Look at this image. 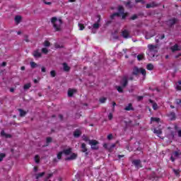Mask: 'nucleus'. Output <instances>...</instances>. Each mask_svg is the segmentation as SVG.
Here are the masks:
<instances>
[{"label": "nucleus", "instance_id": "nucleus-41", "mask_svg": "<svg viewBox=\"0 0 181 181\" xmlns=\"http://www.w3.org/2000/svg\"><path fill=\"white\" fill-rule=\"evenodd\" d=\"M99 101L101 104H104V103H105L107 101V98H100L99 99Z\"/></svg>", "mask_w": 181, "mask_h": 181}, {"label": "nucleus", "instance_id": "nucleus-27", "mask_svg": "<svg viewBox=\"0 0 181 181\" xmlns=\"http://www.w3.org/2000/svg\"><path fill=\"white\" fill-rule=\"evenodd\" d=\"M45 175H46V173L42 172V173H40L38 174H35V179H39L40 177H43V176H45Z\"/></svg>", "mask_w": 181, "mask_h": 181}, {"label": "nucleus", "instance_id": "nucleus-3", "mask_svg": "<svg viewBox=\"0 0 181 181\" xmlns=\"http://www.w3.org/2000/svg\"><path fill=\"white\" fill-rule=\"evenodd\" d=\"M88 144L90 145V149H92V151H98L100 149V146H98L100 142H98V141L93 139L89 141Z\"/></svg>", "mask_w": 181, "mask_h": 181}, {"label": "nucleus", "instance_id": "nucleus-51", "mask_svg": "<svg viewBox=\"0 0 181 181\" xmlns=\"http://www.w3.org/2000/svg\"><path fill=\"white\" fill-rule=\"evenodd\" d=\"M79 30H83L84 29V25L81 23H78Z\"/></svg>", "mask_w": 181, "mask_h": 181}, {"label": "nucleus", "instance_id": "nucleus-48", "mask_svg": "<svg viewBox=\"0 0 181 181\" xmlns=\"http://www.w3.org/2000/svg\"><path fill=\"white\" fill-rule=\"evenodd\" d=\"M180 155H181V153H180L177 152V151H175V152H174V156H175V158H179V156H180Z\"/></svg>", "mask_w": 181, "mask_h": 181}, {"label": "nucleus", "instance_id": "nucleus-1", "mask_svg": "<svg viewBox=\"0 0 181 181\" xmlns=\"http://www.w3.org/2000/svg\"><path fill=\"white\" fill-rule=\"evenodd\" d=\"M51 23H52L55 32H60L62 30V25H63V20L62 18L57 19V17H52L51 18Z\"/></svg>", "mask_w": 181, "mask_h": 181}, {"label": "nucleus", "instance_id": "nucleus-29", "mask_svg": "<svg viewBox=\"0 0 181 181\" xmlns=\"http://www.w3.org/2000/svg\"><path fill=\"white\" fill-rule=\"evenodd\" d=\"M153 133L156 134V135L158 136H159V135H162V129H154Z\"/></svg>", "mask_w": 181, "mask_h": 181}, {"label": "nucleus", "instance_id": "nucleus-7", "mask_svg": "<svg viewBox=\"0 0 181 181\" xmlns=\"http://www.w3.org/2000/svg\"><path fill=\"white\" fill-rule=\"evenodd\" d=\"M132 151H134V152H136V151L142 152V148L139 146V142L134 144Z\"/></svg>", "mask_w": 181, "mask_h": 181}, {"label": "nucleus", "instance_id": "nucleus-2", "mask_svg": "<svg viewBox=\"0 0 181 181\" xmlns=\"http://www.w3.org/2000/svg\"><path fill=\"white\" fill-rule=\"evenodd\" d=\"M139 73H141V74H142V76H144V77H146V70H145V69L138 68V66H134L132 72V76H136V77L138 76Z\"/></svg>", "mask_w": 181, "mask_h": 181}, {"label": "nucleus", "instance_id": "nucleus-45", "mask_svg": "<svg viewBox=\"0 0 181 181\" xmlns=\"http://www.w3.org/2000/svg\"><path fill=\"white\" fill-rule=\"evenodd\" d=\"M126 6H127L128 8H132V4H131V1H129L126 3Z\"/></svg>", "mask_w": 181, "mask_h": 181}, {"label": "nucleus", "instance_id": "nucleus-54", "mask_svg": "<svg viewBox=\"0 0 181 181\" xmlns=\"http://www.w3.org/2000/svg\"><path fill=\"white\" fill-rule=\"evenodd\" d=\"M103 148H104L105 149H106V151H108V148H109L108 144H107V143H105V144H103Z\"/></svg>", "mask_w": 181, "mask_h": 181}, {"label": "nucleus", "instance_id": "nucleus-25", "mask_svg": "<svg viewBox=\"0 0 181 181\" xmlns=\"http://www.w3.org/2000/svg\"><path fill=\"white\" fill-rule=\"evenodd\" d=\"M118 12L119 13H120L121 15L122 13H125V9L124 8V6H118Z\"/></svg>", "mask_w": 181, "mask_h": 181}, {"label": "nucleus", "instance_id": "nucleus-50", "mask_svg": "<svg viewBox=\"0 0 181 181\" xmlns=\"http://www.w3.org/2000/svg\"><path fill=\"white\" fill-rule=\"evenodd\" d=\"M50 177H53V173L48 174L45 179L46 180H49Z\"/></svg>", "mask_w": 181, "mask_h": 181}, {"label": "nucleus", "instance_id": "nucleus-60", "mask_svg": "<svg viewBox=\"0 0 181 181\" xmlns=\"http://www.w3.org/2000/svg\"><path fill=\"white\" fill-rule=\"evenodd\" d=\"M41 71H42V73H46V67L42 66V67L41 68Z\"/></svg>", "mask_w": 181, "mask_h": 181}, {"label": "nucleus", "instance_id": "nucleus-20", "mask_svg": "<svg viewBox=\"0 0 181 181\" xmlns=\"http://www.w3.org/2000/svg\"><path fill=\"white\" fill-rule=\"evenodd\" d=\"M53 141V139L52 137H47L46 139V145L42 146V148H45L46 146H49V144H51V142Z\"/></svg>", "mask_w": 181, "mask_h": 181}, {"label": "nucleus", "instance_id": "nucleus-55", "mask_svg": "<svg viewBox=\"0 0 181 181\" xmlns=\"http://www.w3.org/2000/svg\"><path fill=\"white\" fill-rule=\"evenodd\" d=\"M35 163H39V162H40V160H37V158H39V155H36L35 156Z\"/></svg>", "mask_w": 181, "mask_h": 181}, {"label": "nucleus", "instance_id": "nucleus-52", "mask_svg": "<svg viewBox=\"0 0 181 181\" xmlns=\"http://www.w3.org/2000/svg\"><path fill=\"white\" fill-rule=\"evenodd\" d=\"M153 110H158V104L156 103L153 104Z\"/></svg>", "mask_w": 181, "mask_h": 181}, {"label": "nucleus", "instance_id": "nucleus-13", "mask_svg": "<svg viewBox=\"0 0 181 181\" xmlns=\"http://www.w3.org/2000/svg\"><path fill=\"white\" fill-rule=\"evenodd\" d=\"M1 136H3V138H12V135L9 134H6L5 130H1Z\"/></svg>", "mask_w": 181, "mask_h": 181}, {"label": "nucleus", "instance_id": "nucleus-17", "mask_svg": "<svg viewBox=\"0 0 181 181\" xmlns=\"http://www.w3.org/2000/svg\"><path fill=\"white\" fill-rule=\"evenodd\" d=\"M81 152L83 153L87 152V151H88V148H87V145L86 144V143L81 144Z\"/></svg>", "mask_w": 181, "mask_h": 181}, {"label": "nucleus", "instance_id": "nucleus-5", "mask_svg": "<svg viewBox=\"0 0 181 181\" xmlns=\"http://www.w3.org/2000/svg\"><path fill=\"white\" fill-rule=\"evenodd\" d=\"M120 86L125 88L128 86V76L124 75L120 80Z\"/></svg>", "mask_w": 181, "mask_h": 181}, {"label": "nucleus", "instance_id": "nucleus-12", "mask_svg": "<svg viewBox=\"0 0 181 181\" xmlns=\"http://www.w3.org/2000/svg\"><path fill=\"white\" fill-rule=\"evenodd\" d=\"M76 93H77V90L76 89H69L68 90V97H73V95H74V94H76Z\"/></svg>", "mask_w": 181, "mask_h": 181}, {"label": "nucleus", "instance_id": "nucleus-33", "mask_svg": "<svg viewBox=\"0 0 181 181\" xmlns=\"http://www.w3.org/2000/svg\"><path fill=\"white\" fill-rule=\"evenodd\" d=\"M115 148V144H112L111 146H109L107 151L108 152H112L114 151V148Z\"/></svg>", "mask_w": 181, "mask_h": 181}, {"label": "nucleus", "instance_id": "nucleus-26", "mask_svg": "<svg viewBox=\"0 0 181 181\" xmlns=\"http://www.w3.org/2000/svg\"><path fill=\"white\" fill-rule=\"evenodd\" d=\"M148 47L149 52H158V50L155 49L156 47L153 45H148Z\"/></svg>", "mask_w": 181, "mask_h": 181}, {"label": "nucleus", "instance_id": "nucleus-23", "mask_svg": "<svg viewBox=\"0 0 181 181\" xmlns=\"http://www.w3.org/2000/svg\"><path fill=\"white\" fill-rule=\"evenodd\" d=\"M172 52H177L180 50V48H179V45L177 44H175L174 46L171 47Z\"/></svg>", "mask_w": 181, "mask_h": 181}, {"label": "nucleus", "instance_id": "nucleus-49", "mask_svg": "<svg viewBox=\"0 0 181 181\" xmlns=\"http://www.w3.org/2000/svg\"><path fill=\"white\" fill-rule=\"evenodd\" d=\"M173 171L174 172L175 175L177 176H180V173H179V170L173 169Z\"/></svg>", "mask_w": 181, "mask_h": 181}, {"label": "nucleus", "instance_id": "nucleus-61", "mask_svg": "<svg viewBox=\"0 0 181 181\" xmlns=\"http://www.w3.org/2000/svg\"><path fill=\"white\" fill-rule=\"evenodd\" d=\"M43 3L45 4V5H52V2H49V1H43Z\"/></svg>", "mask_w": 181, "mask_h": 181}, {"label": "nucleus", "instance_id": "nucleus-36", "mask_svg": "<svg viewBox=\"0 0 181 181\" xmlns=\"http://www.w3.org/2000/svg\"><path fill=\"white\" fill-rule=\"evenodd\" d=\"M15 21L17 23H21V21H22V16H16L15 17Z\"/></svg>", "mask_w": 181, "mask_h": 181}, {"label": "nucleus", "instance_id": "nucleus-64", "mask_svg": "<svg viewBox=\"0 0 181 181\" xmlns=\"http://www.w3.org/2000/svg\"><path fill=\"white\" fill-rule=\"evenodd\" d=\"M115 13V16H117V17H119L121 16V13L119 12L118 13Z\"/></svg>", "mask_w": 181, "mask_h": 181}, {"label": "nucleus", "instance_id": "nucleus-19", "mask_svg": "<svg viewBox=\"0 0 181 181\" xmlns=\"http://www.w3.org/2000/svg\"><path fill=\"white\" fill-rule=\"evenodd\" d=\"M122 36H123V37H124V39H128V37H129V33L128 32V30H124L122 33Z\"/></svg>", "mask_w": 181, "mask_h": 181}, {"label": "nucleus", "instance_id": "nucleus-57", "mask_svg": "<svg viewBox=\"0 0 181 181\" xmlns=\"http://www.w3.org/2000/svg\"><path fill=\"white\" fill-rule=\"evenodd\" d=\"M107 139L109 141H111V139H112V134H110L107 135Z\"/></svg>", "mask_w": 181, "mask_h": 181}, {"label": "nucleus", "instance_id": "nucleus-10", "mask_svg": "<svg viewBox=\"0 0 181 181\" xmlns=\"http://www.w3.org/2000/svg\"><path fill=\"white\" fill-rule=\"evenodd\" d=\"M81 130H80V129H76L74 132V138H80V136H81Z\"/></svg>", "mask_w": 181, "mask_h": 181}, {"label": "nucleus", "instance_id": "nucleus-24", "mask_svg": "<svg viewBox=\"0 0 181 181\" xmlns=\"http://www.w3.org/2000/svg\"><path fill=\"white\" fill-rule=\"evenodd\" d=\"M126 111H134V107H132V103H129L126 107H124Z\"/></svg>", "mask_w": 181, "mask_h": 181}, {"label": "nucleus", "instance_id": "nucleus-63", "mask_svg": "<svg viewBox=\"0 0 181 181\" xmlns=\"http://www.w3.org/2000/svg\"><path fill=\"white\" fill-rule=\"evenodd\" d=\"M108 119L110 120L112 119V113H110L109 115H108Z\"/></svg>", "mask_w": 181, "mask_h": 181}, {"label": "nucleus", "instance_id": "nucleus-16", "mask_svg": "<svg viewBox=\"0 0 181 181\" xmlns=\"http://www.w3.org/2000/svg\"><path fill=\"white\" fill-rule=\"evenodd\" d=\"M62 66H63V70H64V71H66V72H69V71H70V66H69V65H67V63H66V62H64L63 64H62Z\"/></svg>", "mask_w": 181, "mask_h": 181}, {"label": "nucleus", "instance_id": "nucleus-4", "mask_svg": "<svg viewBox=\"0 0 181 181\" xmlns=\"http://www.w3.org/2000/svg\"><path fill=\"white\" fill-rule=\"evenodd\" d=\"M179 22V19L176 18H172L170 19H168V21H165V23L168 28H173L176 23Z\"/></svg>", "mask_w": 181, "mask_h": 181}, {"label": "nucleus", "instance_id": "nucleus-28", "mask_svg": "<svg viewBox=\"0 0 181 181\" xmlns=\"http://www.w3.org/2000/svg\"><path fill=\"white\" fill-rule=\"evenodd\" d=\"M18 110L20 112V117H25V115H26V114H28V112H26V111H25L22 109H18Z\"/></svg>", "mask_w": 181, "mask_h": 181}, {"label": "nucleus", "instance_id": "nucleus-46", "mask_svg": "<svg viewBox=\"0 0 181 181\" xmlns=\"http://www.w3.org/2000/svg\"><path fill=\"white\" fill-rule=\"evenodd\" d=\"M44 46H45V47H49V46H50V42L46 40V41L44 42Z\"/></svg>", "mask_w": 181, "mask_h": 181}, {"label": "nucleus", "instance_id": "nucleus-18", "mask_svg": "<svg viewBox=\"0 0 181 181\" xmlns=\"http://www.w3.org/2000/svg\"><path fill=\"white\" fill-rule=\"evenodd\" d=\"M168 117L171 121H175L176 119V114L175 112H171L169 115Z\"/></svg>", "mask_w": 181, "mask_h": 181}, {"label": "nucleus", "instance_id": "nucleus-22", "mask_svg": "<svg viewBox=\"0 0 181 181\" xmlns=\"http://www.w3.org/2000/svg\"><path fill=\"white\" fill-rule=\"evenodd\" d=\"M156 53H158V51H149L147 54L152 59L155 57V54H156Z\"/></svg>", "mask_w": 181, "mask_h": 181}, {"label": "nucleus", "instance_id": "nucleus-8", "mask_svg": "<svg viewBox=\"0 0 181 181\" xmlns=\"http://www.w3.org/2000/svg\"><path fill=\"white\" fill-rule=\"evenodd\" d=\"M96 17L98 18L97 21V23H94L93 25V29H99L100 28V22H101V16L98 15Z\"/></svg>", "mask_w": 181, "mask_h": 181}, {"label": "nucleus", "instance_id": "nucleus-47", "mask_svg": "<svg viewBox=\"0 0 181 181\" xmlns=\"http://www.w3.org/2000/svg\"><path fill=\"white\" fill-rule=\"evenodd\" d=\"M50 74L52 77H56V71L54 70L51 71Z\"/></svg>", "mask_w": 181, "mask_h": 181}, {"label": "nucleus", "instance_id": "nucleus-34", "mask_svg": "<svg viewBox=\"0 0 181 181\" xmlns=\"http://www.w3.org/2000/svg\"><path fill=\"white\" fill-rule=\"evenodd\" d=\"M137 60L139 62H141V60H145V57H144V54L137 55Z\"/></svg>", "mask_w": 181, "mask_h": 181}, {"label": "nucleus", "instance_id": "nucleus-15", "mask_svg": "<svg viewBox=\"0 0 181 181\" xmlns=\"http://www.w3.org/2000/svg\"><path fill=\"white\" fill-rule=\"evenodd\" d=\"M72 151H73V148H69L67 149H64L62 151V152H63V153H64V155H66V156H69V155H70Z\"/></svg>", "mask_w": 181, "mask_h": 181}, {"label": "nucleus", "instance_id": "nucleus-9", "mask_svg": "<svg viewBox=\"0 0 181 181\" xmlns=\"http://www.w3.org/2000/svg\"><path fill=\"white\" fill-rule=\"evenodd\" d=\"M77 159V154L76 153H73L70 156L65 158V160H74Z\"/></svg>", "mask_w": 181, "mask_h": 181}, {"label": "nucleus", "instance_id": "nucleus-62", "mask_svg": "<svg viewBox=\"0 0 181 181\" xmlns=\"http://www.w3.org/2000/svg\"><path fill=\"white\" fill-rule=\"evenodd\" d=\"M176 104L177 105H180L181 104V99H177Z\"/></svg>", "mask_w": 181, "mask_h": 181}, {"label": "nucleus", "instance_id": "nucleus-40", "mask_svg": "<svg viewBox=\"0 0 181 181\" xmlns=\"http://www.w3.org/2000/svg\"><path fill=\"white\" fill-rule=\"evenodd\" d=\"M136 19H138V15L134 14L132 17L129 18V21H135Z\"/></svg>", "mask_w": 181, "mask_h": 181}, {"label": "nucleus", "instance_id": "nucleus-44", "mask_svg": "<svg viewBox=\"0 0 181 181\" xmlns=\"http://www.w3.org/2000/svg\"><path fill=\"white\" fill-rule=\"evenodd\" d=\"M42 52L44 53L45 54H47V53H49V50H47V48H42Z\"/></svg>", "mask_w": 181, "mask_h": 181}, {"label": "nucleus", "instance_id": "nucleus-21", "mask_svg": "<svg viewBox=\"0 0 181 181\" xmlns=\"http://www.w3.org/2000/svg\"><path fill=\"white\" fill-rule=\"evenodd\" d=\"M149 180H155L156 179H158V177L156 176V173H152L149 176H148Z\"/></svg>", "mask_w": 181, "mask_h": 181}, {"label": "nucleus", "instance_id": "nucleus-30", "mask_svg": "<svg viewBox=\"0 0 181 181\" xmlns=\"http://www.w3.org/2000/svg\"><path fill=\"white\" fill-rule=\"evenodd\" d=\"M168 139H175V132H171L170 134L167 135Z\"/></svg>", "mask_w": 181, "mask_h": 181}, {"label": "nucleus", "instance_id": "nucleus-56", "mask_svg": "<svg viewBox=\"0 0 181 181\" xmlns=\"http://www.w3.org/2000/svg\"><path fill=\"white\" fill-rule=\"evenodd\" d=\"M144 100V96H137V101H142Z\"/></svg>", "mask_w": 181, "mask_h": 181}, {"label": "nucleus", "instance_id": "nucleus-32", "mask_svg": "<svg viewBox=\"0 0 181 181\" xmlns=\"http://www.w3.org/2000/svg\"><path fill=\"white\" fill-rule=\"evenodd\" d=\"M32 87V83H26L23 86V90H29V88Z\"/></svg>", "mask_w": 181, "mask_h": 181}, {"label": "nucleus", "instance_id": "nucleus-58", "mask_svg": "<svg viewBox=\"0 0 181 181\" xmlns=\"http://www.w3.org/2000/svg\"><path fill=\"white\" fill-rule=\"evenodd\" d=\"M136 1V4H138L139 2H141V4H144L145 1L144 0H135Z\"/></svg>", "mask_w": 181, "mask_h": 181}, {"label": "nucleus", "instance_id": "nucleus-53", "mask_svg": "<svg viewBox=\"0 0 181 181\" xmlns=\"http://www.w3.org/2000/svg\"><path fill=\"white\" fill-rule=\"evenodd\" d=\"M24 37H25V42H27V43H29V42H30V40H29V39H28V37H29V36L28 35H25V36H24Z\"/></svg>", "mask_w": 181, "mask_h": 181}, {"label": "nucleus", "instance_id": "nucleus-6", "mask_svg": "<svg viewBox=\"0 0 181 181\" xmlns=\"http://www.w3.org/2000/svg\"><path fill=\"white\" fill-rule=\"evenodd\" d=\"M132 164L135 166L136 169H140V168H142V161H141L140 159H135L132 160Z\"/></svg>", "mask_w": 181, "mask_h": 181}, {"label": "nucleus", "instance_id": "nucleus-59", "mask_svg": "<svg viewBox=\"0 0 181 181\" xmlns=\"http://www.w3.org/2000/svg\"><path fill=\"white\" fill-rule=\"evenodd\" d=\"M89 28V29H91V30H92V33H96V30H95V28H91V27H88Z\"/></svg>", "mask_w": 181, "mask_h": 181}, {"label": "nucleus", "instance_id": "nucleus-39", "mask_svg": "<svg viewBox=\"0 0 181 181\" xmlns=\"http://www.w3.org/2000/svg\"><path fill=\"white\" fill-rule=\"evenodd\" d=\"M151 121L154 122H160V118L158 117H151Z\"/></svg>", "mask_w": 181, "mask_h": 181}, {"label": "nucleus", "instance_id": "nucleus-37", "mask_svg": "<svg viewBox=\"0 0 181 181\" xmlns=\"http://www.w3.org/2000/svg\"><path fill=\"white\" fill-rule=\"evenodd\" d=\"M82 139H83V141H85V142H88V144H90V141H91V140H90V139H89L87 136H86L85 134H83V135L82 136Z\"/></svg>", "mask_w": 181, "mask_h": 181}, {"label": "nucleus", "instance_id": "nucleus-14", "mask_svg": "<svg viewBox=\"0 0 181 181\" xmlns=\"http://www.w3.org/2000/svg\"><path fill=\"white\" fill-rule=\"evenodd\" d=\"M33 56H34L35 59H37L39 57H42V53L39 52V49H36L33 52Z\"/></svg>", "mask_w": 181, "mask_h": 181}, {"label": "nucleus", "instance_id": "nucleus-11", "mask_svg": "<svg viewBox=\"0 0 181 181\" xmlns=\"http://www.w3.org/2000/svg\"><path fill=\"white\" fill-rule=\"evenodd\" d=\"M159 5L156 4V2L153 1L151 4H147L146 6V8L147 9H149V8H155L156 6H158Z\"/></svg>", "mask_w": 181, "mask_h": 181}, {"label": "nucleus", "instance_id": "nucleus-38", "mask_svg": "<svg viewBox=\"0 0 181 181\" xmlns=\"http://www.w3.org/2000/svg\"><path fill=\"white\" fill-rule=\"evenodd\" d=\"M153 68H154V66H153V64H148L146 66L147 70H149V71L153 70Z\"/></svg>", "mask_w": 181, "mask_h": 181}, {"label": "nucleus", "instance_id": "nucleus-43", "mask_svg": "<svg viewBox=\"0 0 181 181\" xmlns=\"http://www.w3.org/2000/svg\"><path fill=\"white\" fill-rule=\"evenodd\" d=\"M63 155V151H59L57 153V159H62V156Z\"/></svg>", "mask_w": 181, "mask_h": 181}, {"label": "nucleus", "instance_id": "nucleus-35", "mask_svg": "<svg viewBox=\"0 0 181 181\" xmlns=\"http://www.w3.org/2000/svg\"><path fill=\"white\" fill-rule=\"evenodd\" d=\"M116 90H117L118 93H124V87L122 86H116L115 87Z\"/></svg>", "mask_w": 181, "mask_h": 181}, {"label": "nucleus", "instance_id": "nucleus-31", "mask_svg": "<svg viewBox=\"0 0 181 181\" xmlns=\"http://www.w3.org/2000/svg\"><path fill=\"white\" fill-rule=\"evenodd\" d=\"M31 69H36V67H39V65L37 64H36V62H30Z\"/></svg>", "mask_w": 181, "mask_h": 181}, {"label": "nucleus", "instance_id": "nucleus-42", "mask_svg": "<svg viewBox=\"0 0 181 181\" xmlns=\"http://www.w3.org/2000/svg\"><path fill=\"white\" fill-rule=\"evenodd\" d=\"M6 156V154L5 153H0V162H2V160H4V158H5Z\"/></svg>", "mask_w": 181, "mask_h": 181}]
</instances>
